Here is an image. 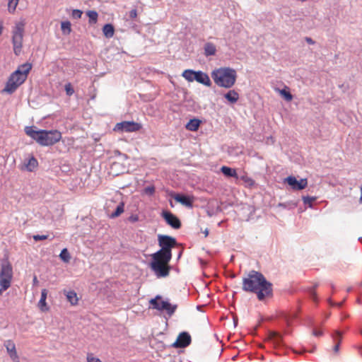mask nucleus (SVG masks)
Returning a JSON list of instances; mask_svg holds the SVG:
<instances>
[{
    "label": "nucleus",
    "mask_w": 362,
    "mask_h": 362,
    "mask_svg": "<svg viewBox=\"0 0 362 362\" xmlns=\"http://www.w3.org/2000/svg\"><path fill=\"white\" fill-rule=\"evenodd\" d=\"M243 291L255 293L259 300L273 296V285L260 272L255 270L249 272L247 276L243 279Z\"/></svg>",
    "instance_id": "1"
},
{
    "label": "nucleus",
    "mask_w": 362,
    "mask_h": 362,
    "mask_svg": "<svg viewBox=\"0 0 362 362\" xmlns=\"http://www.w3.org/2000/svg\"><path fill=\"white\" fill-rule=\"evenodd\" d=\"M31 69L32 64L28 62L20 65L18 69L10 75L1 92L10 95L13 93L16 89L25 81Z\"/></svg>",
    "instance_id": "2"
},
{
    "label": "nucleus",
    "mask_w": 362,
    "mask_h": 362,
    "mask_svg": "<svg viewBox=\"0 0 362 362\" xmlns=\"http://www.w3.org/2000/svg\"><path fill=\"white\" fill-rule=\"evenodd\" d=\"M211 77L218 86L230 88L235 83L237 72L230 67H220L212 71Z\"/></svg>",
    "instance_id": "3"
},
{
    "label": "nucleus",
    "mask_w": 362,
    "mask_h": 362,
    "mask_svg": "<svg viewBox=\"0 0 362 362\" xmlns=\"http://www.w3.org/2000/svg\"><path fill=\"white\" fill-rule=\"evenodd\" d=\"M12 278V265L7 258L4 259L1 262L0 291H6L11 286Z\"/></svg>",
    "instance_id": "4"
},
{
    "label": "nucleus",
    "mask_w": 362,
    "mask_h": 362,
    "mask_svg": "<svg viewBox=\"0 0 362 362\" xmlns=\"http://www.w3.org/2000/svg\"><path fill=\"white\" fill-rule=\"evenodd\" d=\"M182 76L188 82H193L195 81L207 87L211 86V81L208 74L200 70L195 71L190 69H185L182 72Z\"/></svg>",
    "instance_id": "5"
},
{
    "label": "nucleus",
    "mask_w": 362,
    "mask_h": 362,
    "mask_svg": "<svg viewBox=\"0 0 362 362\" xmlns=\"http://www.w3.org/2000/svg\"><path fill=\"white\" fill-rule=\"evenodd\" d=\"M25 23L23 22H18L12 30V44L13 47V52L16 56H18L22 50L23 34Z\"/></svg>",
    "instance_id": "6"
},
{
    "label": "nucleus",
    "mask_w": 362,
    "mask_h": 362,
    "mask_svg": "<svg viewBox=\"0 0 362 362\" xmlns=\"http://www.w3.org/2000/svg\"><path fill=\"white\" fill-rule=\"evenodd\" d=\"M62 139L61 132L57 130H42L40 139L41 146H52Z\"/></svg>",
    "instance_id": "7"
},
{
    "label": "nucleus",
    "mask_w": 362,
    "mask_h": 362,
    "mask_svg": "<svg viewBox=\"0 0 362 362\" xmlns=\"http://www.w3.org/2000/svg\"><path fill=\"white\" fill-rule=\"evenodd\" d=\"M149 267L157 278H165L169 275L171 266L169 263L150 262Z\"/></svg>",
    "instance_id": "8"
},
{
    "label": "nucleus",
    "mask_w": 362,
    "mask_h": 362,
    "mask_svg": "<svg viewBox=\"0 0 362 362\" xmlns=\"http://www.w3.org/2000/svg\"><path fill=\"white\" fill-rule=\"evenodd\" d=\"M141 128V124L134 121H123L115 124L113 130L117 132H134Z\"/></svg>",
    "instance_id": "9"
},
{
    "label": "nucleus",
    "mask_w": 362,
    "mask_h": 362,
    "mask_svg": "<svg viewBox=\"0 0 362 362\" xmlns=\"http://www.w3.org/2000/svg\"><path fill=\"white\" fill-rule=\"evenodd\" d=\"M158 243L160 249L172 252V249L177 244L175 238L168 235H158Z\"/></svg>",
    "instance_id": "10"
},
{
    "label": "nucleus",
    "mask_w": 362,
    "mask_h": 362,
    "mask_svg": "<svg viewBox=\"0 0 362 362\" xmlns=\"http://www.w3.org/2000/svg\"><path fill=\"white\" fill-rule=\"evenodd\" d=\"M192 342V337L189 332L183 331L180 332L171 346L176 349L187 347Z\"/></svg>",
    "instance_id": "11"
},
{
    "label": "nucleus",
    "mask_w": 362,
    "mask_h": 362,
    "mask_svg": "<svg viewBox=\"0 0 362 362\" xmlns=\"http://www.w3.org/2000/svg\"><path fill=\"white\" fill-rule=\"evenodd\" d=\"M161 216L165 220L166 223L173 229H179L181 228V221L179 218L168 210H163L161 213Z\"/></svg>",
    "instance_id": "12"
},
{
    "label": "nucleus",
    "mask_w": 362,
    "mask_h": 362,
    "mask_svg": "<svg viewBox=\"0 0 362 362\" xmlns=\"http://www.w3.org/2000/svg\"><path fill=\"white\" fill-rule=\"evenodd\" d=\"M284 182L289 185L294 190H301L308 185L306 178H300L299 180L293 175H289L284 179Z\"/></svg>",
    "instance_id": "13"
},
{
    "label": "nucleus",
    "mask_w": 362,
    "mask_h": 362,
    "mask_svg": "<svg viewBox=\"0 0 362 362\" xmlns=\"http://www.w3.org/2000/svg\"><path fill=\"white\" fill-rule=\"evenodd\" d=\"M172 252L160 248V250L151 255V262L169 263L172 259Z\"/></svg>",
    "instance_id": "14"
},
{
    "label": "nucleus",
    "mask_w": 362,
    "mask_h": 362,
    "mask_svg": "<svg viewBox=\"0 0 362 362\" xmlns=\"http://www.w3.org/2000/svg\"><path fill=\"white\" fill-rule=\"evenodd\" d=\"M268 339L273 344L276 349L284 347L283 336L279 332L269 331L268 334Z\"/></svg>",
    "instance_id": "15"
},
{
    "label": "nucleus",
    "mask_w": 362,
    "mask_h": 362,
    "mask_svg": "<svg viewBox=\"0 0 362 362\" xmlns=\"http://www.w3.org/2000/svg\"><path fill=\"white\" fill-rule=\"evenodd\" d=\"M170 196L178 203L187 206L189 208H192L193 206V198L189 195L185 194H170Z\"/></svg>",
    "instance_id": "16"
},
{
    "label": "nucleus",
    "mask_w": 362,
    "mask_h": 362,
    "mask_svg": "<svg viewBox=\"0 0 362 362\" xmlns=\"http://www.w3.org/2000/svg\"><path fill=\"white\" fill-rule=\"evenodd\" d=\"M343 332L340 330H335L331 334V337L334 343L332 347V351L334 354H338L340 349V345L342 340Z\"/></svg>",
    "instance_id": "17"
},
{
    "label": "nucleus",
    "mask_w": 362,
    "mask_h": 362,
    "mask_svg": "<svg viewBox=\"0 0 362 362\" xmlns=\"http://www.w3.org/2000/svg\"><path fill=\"white\" fill-rule=\"evenodd\" d=\"M168 300H163L161 296L157 295L154 298L149 300V303L153 309L158 311H164V306Z\"/></svg>",
    "instance_id": "18"
},
{
    "label": "nucleus",
    "mask_w": 362,
    "mask_h": 362,
    "mask_svg": "<svg viewBox=\"0 0 362 362\" xmlns=\"http://www.w3.org/2000/svg\"><path fill=\"white\" fill-rule=\"evenodd\" d=\"M42 129H37L35 126L25 127V134L31 137L33 140L36 141L40 144V139L41 136Z\"/></svg>",
    "instance_id": "19"
},
{
    "label": "nucleus",
    "mask_w": 362,
    "mask_h": 362,
    "mask_svg": "<svg viewBox=\"0 0 362 362\" xmlns=\"http://www.w3.org/2000/svg\"><path fill=\"white\" fill-rule=\"evenodd\" d=\"M220 171L227 178L233 177L235 178V180L239 179V175L237 173L236 169L235 168L226 165H223L220 168Z\"/></svg>",
    "instance_id": "20"
},
{
    "label": "nucleus",
    "mask_w": 362,
    "mask_h": 362,
    "mask_svg": "<svg viewBox=\"0 0 362 362\" xmlns=\"http://www.w3.org/2000/svg\"><path fill=\"white\" fill-rule=\"evenodd\" d=\"M47 297V290L45 288H43L41 291V297L38 302V307H39L40 310L42 312L48 311L49 309V306L47 305V303H46Z\"/></svg>",
    "instance_id": "21"
},
{
    "label": "nucleus",
    "mask_w": 362,
    "mask_h": 362,
    "mask_svg": "<svg viewBox=\"0 0 362 362\" xmlns=\"http://www.w3.org/2000/svg\"><path fill=\"white\" fill-rule=\"evenodd\" d=\"M4 346L6 349L8 354L10 357L15 360V358H18V355L16 352V345L11 340H7L4 343Z\"/></svg>",
    "instance_id": "22"
},
{
    "label": "nucleus",
    "mask_w": 362,
    "mask_h": 362,
    "mask_svg": "<svg viewBox=\"0 0 362 362\" xmlns=\"http://www.w3.org/2000/svg\"><path fill=\"white\" fill-rule=\"evenodd\" d=\"M201 124V119L194 117L188 121V122L185 125V128L189 131L196 132L199 129Z\"/></svg>",
    "instance_id": "23"
},
{
    "label": "nucleus",
    "mask_w": 362,
    "mask_h": 362,
    "mask_svg": "<svg viewBox=\"0 0 362 362\" xmlns=\"http://www.w3.org/2000/svg\"><path fill=\"white\" fill-rule=\"evenodd\" d=\"M25 168L28 172H33L37 167L38 162L37 159L32 156L28 160H25L24 162Z\"/></svg>",
    "instance_id": "24"
},
{
    "label": "nucleus",
    "mask_w": 362,
    "mask_h": 362,
    "mask_svg": "<svg viewBox=\"0 0 362 362\" xmlns=\"http://www.w3.org/2000/svg\"><path fill=\"white\" fill-rule=\"evenodd\" d=\"M223 97L227 100V101H228V103L234 104L238 102L239 99V94L235 90H229L224 94Z\"/></svg>",
    "instance_id": "25"
},
{
    "label": "nucleus",
    "mask_w": 362,
    "mask_h": 362,
    "mask_svg": "<svg viewBox=\"0 0 362 362\" xmlns=\"http://www.w3.org/2000/svg\"><path fill=\"white\" fill-rule=\"evenodd\" d=\"M216 53V47L212 42H206L204 45V54L208 57L214 56Z\"/></svg>",
    "instance_id": "26"
},
{
    "label": "nucleus",
    "mask_w": 362,
    "mask_h": 362,
    "mask_svg": "<svg viewBox=\"0 0 362 362\" xmlns=\"http://www.w3.org/2000/svg\"><path fill=\"white\" fill-rule=\"evenodd\" d=\"M103 33L107 38H111L115 33V27L111 23H106L103 27Z\"/></svg>",
    "instance_id": "27"
},
{
    "label": "nucleus",
    "mask_w": 362,
    "mask_h": 362,
    "mask_svg": "<svg viewBox=\"0 0 362 362\" xmlns=\"http://www.w3.org/2000/svg\"><path fill=\"white\" fill-rule=\"evenodd\" d=\"M298 206V202L295 200H290L285 202H280L277 206L286 210L294 209Z\"/></svg>",
    "instance_id": "28"
},
{
    "label": "nucleus",
    "mask_w": 362,
    "mask_h": 362,
    "mask_svg": "<svg viewBox=\"0 0 362 362\" xmlns=\"http://www.w3.org/2000/svg\"><path fill=\"white\" fill-rule=\"evenodd\" d=\"M124 211V202H121L117 206L115 210L108 216L110 218H115L119 216Z\"/></svg>",
    "instance_id": "29"
},
{
    "label": "nucleus",
    "mask_w": 362,
    "mask_h": 362,
    "mask_svg": "<svg viewBox=\"0 0 362 362\" xmlns=\"http://www.w3.org/2000/svg\"><path fill=\"white\" fill-rule=\"evenodd\" d=\"M86 16L88 17V23L94 25L98 22V13L94 10H88L86 11Z\"/></svg>",
    "instance_id": "30"
},
{
    "label": "nucleus",
    "mask_w": 362,
    "mask_h": 362,
    "mask_svg": "<svg viewBox=\"0 0 362 362\" xmlns=\"http://www.w3.org/2000/svg\"><path fill=\"white\" fill-rule=\"evenodd\" d=\"M177 308V304H172L168 300H167L165 305L164 306V310L170 317L175 313Z\"/></svg>",
    "instance_id": "31"
},
{
    "label": "nucleus",
    "mask_w": 362,
    "mask_h": 362,
    "mask_svg": "<svg viewBox=\"0 0 362 362\" xmlns=\"http://www.w3.org/2000/svg\"><path fill=\"white\" fill-rule=\"evenodd\" d=\"M67 300L72 305H75L78 303V298L74 291H69L66 294Z\"/></svg>",
    "instance_id": "32"
},
{
    "label": "nucleus",
    "mask_w": 362,
    "mask_h": 362,
    "mask_svg": "<svg viewBox=\"0 0 362 362\" xmlns=\"http://www.w3.org/2000/svg\"><path fill=\"white\" fill-rule=\"evenodd\" d=\"M280 95L281 97L286 100V101H291L293 99V95L291 93V92L288 90V88L287 86H285L281 90H279Z\"/></svg>",
    "instance_id": "33"
},
{
    "label": "nucleus",
    "mask_w": 362,
    "mask_h": 362,
    "mask_svg": "<svg viewBox=\"0 0 362 362\" xmlns=\"http://www.w3.org/2000/svg\"><path fill=\"white\" fill-rule=\"evenodd\" d=\"M238 180L244 182L245 186L250 188L252 187L255 185V180L252 178L248 177L246 174L239 176Z\"/></svg>",
    "instance_id": "34"
},
{
    "label": "nucleus",
    "mask_w": 362,
    "mask_h": 362,
    "mask_svg": "<svg viewBox=\"0 0 362 362\" xmlns=\"http://www.w3.org/2000/svg\"><path fill=\"white\" fill-rule=\"evenodd\" d=\"M59 258L65 263L70 262L71 255L67 248H63L59 254Z\"/></svg>",
    "instance_id": "35"
},
{
    "label": "nucleus",
    "mask_w": 362,
    "mask_h": 362,
    "mask_svg": "<svg viewBox=\"0 0 362 362\" xmlns=\"http://www.w3.org/2000/svg\"><path fill=\"white\" fill-rule=\"evenodd\" d=\"M61 29L64 33L69 34L71 31V24L69 21H62L61 23Z\"/></svg>",
    "instance_id": "36"
},
{
    "label": "nucleus",
    "mask_w": 362,
    "mask_h": 362,
    "mask_svg": "<svg viewBox=\"0 0 362 362\" xmlns=\"http://www.w3.org/2000/svg\"><path fill=\"white\" fill-rule=\"evenodd\" d=\"M302 199L303 204L309 208H313V202L316 200L315 197L303 196Z\"/></svg>",
    "instance_id": "37"
},
{
    "label": "nucleus",
    "mask_w": 362,
    "mask_h": 362,
    "mask_svg": "<svg viewBox=\"0 0 362 362\" xmlns=\"http://www.w3.org/2000/svg\"><path fill=\"white\" fill-rule=\"evenodd\" d=\"M19 0H8V11L10 13H13L18 4Z\"/></svg>",
    "instance_id": "38"
},
{
    "label": "nucleus",
    "mask_w": 362,
    "mask_h": 362,
    "mask_svg": "<svg viewBox=\"0 0 362 362\" xmlns=\"http://www.w3.org/2000/svg\"><path fill=\"white\" fill-rule=\"evenodd\" d=\"M64 90L66 91V94L68 96H71L74 93V89L71 83H67L65 84Z\"/></svg>",
    "instance_id": "39"
},
{
    "label": "nucleus",
    "mask_w": 362,
    "mask_h": 362,
    "mask_svg": "<svg viewBox=\"0 0 362 362\" xmlns=\"http://www.w3.org/2000/svg\"><path fill=\"white\" fill-rule=\"evenodd\" d=\"M155 187L153 185H148L144 189V193L148 196H153L155 193Z\"/></svg>",
    "instance_id": "40"
},
{
    "label": "nucleus",
    "mask_w": 362,
    "mask_h": 362,
    "mask_svg": "<svg viewBox=\"0 0 362 362\" xmlns=\"http://www.w3.org/2000/svg\"><path fill=\"white\" fill-rule=\"evenodd\" d=\"M83 11L80 9H74L71 13V16L74 19H79L81 18Z\"/></svg>",
    "instance_id": "41"
},
{
    "label": "nucleus",
    "mask_w": 362,
    "mask_h": 362,
    "mask_svg": "<svg viewBox=\"0 0 362 362\" xmlns=\"http://www.w3.org/2000/svg\"><path fill=\"white\" fill-rule=\"evenodd\" d=\"M318 287V284L316 283L314 284L313 287L310 288L309 293L310 295L313 298L314 300H317V293L315 292V289Z\"/></svg>",
    "instance_id": "42"
},
{
    "label": "nucleus",
    "mask_w": 362,
    "mask_h": 362,
    "mask_svg": "<svg viewBox=\"0 0 362 362\" xmlns=\"http://www.w3.org/2000/svg\"><path fill=\"white\" fill-rule=\"evenodd\" d=\"M327 303L329 304V305L334 307V306H336V307H338V308H341L343 305V303L344 302H340V303H334L331 298H329L327 299Z\"/></svg>",
    "instance_id": "43"
},
{
    "label": "nucleus",
    "mask_w": 362,
    "mask_h": 362,
    "mask_svg": "<svg viewBox=\"0 0 362 362\" xmlns=\"http://www.w3.org/2000/svg\"><path fill=\"white\" fill-rule=\"evenodd\" d=\"M48 235H34L33 240L35 241L44 240L47 238Z\"/></svg>",
    "instance_id": "44"
},
{
    "label": "nucleus",
    "mask_w": 362,
    "mask_h": 362,
    "mask_svg": "<svg viewBox=\"0 0 362 362\" xmlns=\"http://www.w3.org/2000/svg\"><path fill=\"white\" fill-rule=\"evenodd\" d=\"M87 362H102L100 358L93 356L91 354H88Z\"/></svg>",
    "instance_id": "45"
},
{
    "label": "nucleus",
    "mask_w": 362,
    "mask_h": 362,
    "mask_svg": "<svg viewBox=\"0 0 362 362\" xmlns=\"http://www.w3.org/2000/svg\"><path fill=\"white\" fill-rule=\"evenodd\" d=\"M128 221L132 223H135L139 221V216L137 214H132L128 217Z\"/></svg>",
    "instance_id": "46"
},
{
    "label": "nucleus",
    "mask_w": 362,
    "mask_h": 362,
    "mask_svg": "<svg viewBox=\"0 0 362 362\" xmlns=\"http://www.w3.org/2000/svg\"><path fill=\"white\" fill-rule=\"evenodd\" d=\"M137 11L136 9H132L129 13V17L132 19L136 18Z\"/></svg>",
    "instance_id": "47"
},
{
    "label": "nucleus",
    "mask_w": 362,
    "mask_h": 362,
    "mask_svg": "<svg viewBox=\"0 0 362 362\" xmlns=\"http://www.w3.org/2000/svg\"><path fill=\"white\" fill-rule=\"evenodd\" d=\"M313 334L315 337H320L323 334V332L322 330H317L316 329H314L313 330Z\"/></svg>",
    "instance_id": "48"
},
{
    "label": "nucleus",
    "mask_w": 362,
    "mask_h": 362,
    "mask_svg": "<svg viewBox=\"0 0 362 362\" xmlns=\"http://www.w3.org/2000/svg\"><path fill=\"white\" fill-rule=\"evenodd\" d=\"M305 40L309 44V45H314L315 42L310 37H305Z\"/></svg>",
    "instance_id": "49"
},
{
    "label": "nucleus",
    "mask_w": 362,
    "mask_h": 362,
    "mask_svg": "<svg viewBox=\"0 0 362 362\" xmlns=\"http://www.w3.org/2000/svg\"><path fill=\"white\" fill-rule=\"evenodd\" d=\"M357 349H358V352H359L360 355L362 356V344H361V345H360V346H358L357 347Z\"/></svg>",
    "instance_id": "50"
},
{
    "label": "nucleus",
    "mask_w": 362,
    "mask_h": 362,
    "mask_svg": "<svg viewBox=\"0 0 362 362\" xmlns=\"http://www.w3.org/2000/svg\"><path fill=\"white\" fill-rule=\"evenodd\" d=\"M209 230L206 228L205 230L204 231V236L207 237L209 235Z\"/></svg>",
    "instance_id": "51"
},
{
    "label": "nucleus",
    "mask_w": 362,
    "mask_h": 362,
    "mask_svg": "<svg viewBox=\"0 0 362 362\" xmlns=\"http://www.w3.org/2000/svg\"><path fill=\"white\" fill-rule=\"evenodd\" d=\"M361 197H360V202L362 203V187L361 188Z\"/></svg>",
    "instance_id": "52"
},
{
    "label": "nucleus",
    "mask_w": 362,
    "mask_h": 362,
    "mask_svg": "<svg viewBox=\"0 0 362 362\" xmlns=\"http://www.w3.org/2000/svg\"><path fill=\"white\" fill-rule=\"evenodd\" d=\"M182 251H180V252H179L178 255H177V259H180V257H181V255H182Z\"/></svg>",
    "instance_id": "53"
},
{
    "label": "nucleus",
    "mask_w": 362,
    "mask_h": 362,
    "mask_svg": "<svg viewBox=\"0 0 362 362\" xmlns=\"http://www.w3.org/2000/svg\"><path fill=\"white\" fill-rule=\"evenodd\" d=\"M330 286L332 289L334 288V285L332 283H330Z\"/></svg>",
    "instance_id": "54"
},
{
    "label": "nucleus",
    "mask_w": 362,
    "mask_h": 362,
    "mask_svg": "<svg viewBox=\"0 0 362 362\" xmlns=\"http://www.w3.org/2000/svg\"><path fill=\"white\" fill-rule=\"evenodd\" d=\"M351 290H352V288H351V287L348 288H347V292H348V293H349V292H351Z\"/></svg>",
    "instance_id": "55"
},
{
    "label": "nucleus",
    "mask_w": 362,
    "mask_h": 362,
    "mask_svg": "<svg viewBox=\"0 0 362 362\" xmlns=\"http://www.w3.org/2000/svg\"><path fill=\"white\" fill-rule=\"evenodd\" d=\"M37 281V277H36V276H35V277H34V279H33V281H34V282H36Z\"/></svg>",
    "instance_id": "56"
},
{
    "label": "nucleus",
    "mask_w": 362,
    "mask_h": 362,
    "mask_svg": "<svg viewBox=\"0 0 362 362\" xmlns=\"http://www.w3.org/2000/svg\"><path fill=\"white\" fill-rule=\"evenodd\" d=\"M358 240H359V241H361V242H362V237H360V238H358Z\"/></svg>",
    "instance_id": "57"
},
{
    "label": "nucleus",
    "mask_w": 362,
    "mask_h": 362,
    "mask_svg": "<svg viewBox=\"0 0 362 362\" xmlns=\"http://www.w3.org/2000/svg\"><path fill=\"white\" fill-rule=\"evenodd\" d=\"M357 302H358V303H361V300H360V299H358V300H357Z\"/></svg>",
    "instance_id": "58"
},
{
    "label": "nucleus",
    "mask_w": 362,
    "mask_h": 362,
    "mask_svg": "<svg viewBox=\"0 0 362 362\" xmlns=\"http://www.w3.org/2000/svg\"><path fill=\"white\" fill-rule=\"evenodd\" d=\"M360 333L362 335V329L360 330Z\"/></svg>",
    "instance_id": "59"
},
{
    "label": "nucleus",
    "mask_w": 362,
    "mask_h": 362,
    "mask_svg": "<svg viewBox=\"0 0 362 362\" xmlns=\"http://www.w3.org/2000/svg\"><path fill=\"white\" fill-rule=\"evenodd\" d=\"M361 285H362V281H361Z\"/></svg>",
    "instance_id": "60"
}]
</instances>
